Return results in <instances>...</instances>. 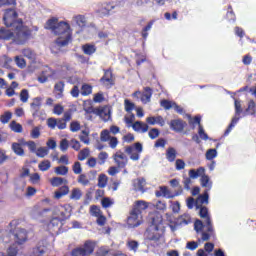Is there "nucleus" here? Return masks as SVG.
I'll list each match as a JSON object with an SVG mask.
<instances>
[{
  "label": "nucleus",
  "instance_id": "nucleus-5",
  "mask_svg": "<svg viewBox=\"0 0 256 256\" xmlns=\"http://www.w3.org/2000/svg\"><path fill=\"white\" fill-rule=\"evenodd\" d=\"M151 226L146 232V237L149 241H159L161 239V234L158 232L159 227L163 223V217L159 213H154L150 215Z\"/></svg>",
  "mask_w": 256,
  "mask_h": 256
},
{
  "label": "nucleus",
  "instance_id": "nucleus-62",
  "mask_svg": "<svg viewBox=\"0 0 256 256\" xmlns=\"http://www.w3.org/2000/svg\"><path fill=\"white\" fill-rule=\"evenodd\" d=\"M171 205V209L173 211V213H179V211H181V204L179 202H170Z\"/></svg>",
  "mask_w": 256,
  "mask_h": 256
},
{
  "label": "nucleus",
  "instance_id": "nucleus-37",
  "mask_svg": "<svg viewBox=\"0 0 256 256\" xmlns=\"http://www.w3.org/2000/svg\"><path fill=\"white\" fill-rule=\"evenodd\" d=\"M12 118H13V113H11L10 111H6L3 113V115H1L0 121L1 123H3V125H5L9 123V121H11Z\"/></svg>",
  "mask_w": 256,
  "mask_h": 256
},
{
  "label": "nucleus",
  "instance_id": "nucleus-13",
  "mask_svg": "<svg viewBox=\"0 0 256 256\" xmlns=\"http://www.w3.org/2000/svg\"><path fill=\"white\" fill-rule=\"evenodd\" d=\"M113 9H115V5L111 4V2H106L102 4V6L97 10V13L100 17H106V15H109Z\"/></svg>",
  "mask_w": 256,
  "mask_h": 256
},
{
  "label": "nucleus",
  "instance_id": "nucleus-29",
  "mask_svg": "<svg viewBox=\"0 0 256 256\" xmlns=\"http://www.w3.org/2000/svg\"><path fill=\"white\" fill-rule=\"evenodd\" d=\"M69 193V186L65 185L58 189V191L55 192V198L61 199V197H65Z\"/></svg>",
  "mask_w": 256,
  "mask_h": 256
},
{
  "label": "nucleus",
  "instance_id": "nucleus-1",
  "mask_svg": "<svg viewBox=\"0 0 256 256\" xmlns=\"http://www.w3.org/2000/svg\"><path fill=\"white\" fill-rule=\"evenodd\" d=\"M3 19L4 25L12 27L13 32L8 28H0V39L4 41L14 39L17 45H23L31 37V30L23 25V20H17V11L14 9L6 10Z\"/></svg>",
  "mask_w": 256,
  "mask_h": 256
},
{
  "label": "nucleus",
  "instance_id": "nucleus-7",
  "mask_svg": "<svg viewBox=\"0 0 256 256\" xmlns=\"http://www.w3.org/2000/svg\"><path fill=\"white\" fill-rule=\"evenodd\" d=\"M124 151L129 155L131 161H139V159H141V154L143 153V144L136 142L130 146H126Z\"/></svg>",
  "mask_w": 256,
  "mask_h": 256
},
{
  "label": "nucleus",
  "instance_id": "nucleus-10",
  "mask_svg": "<svg viewBox=\"0 0 256 256\" xmlns=\"http://www.w3.org/2000/svg\"><path fill=\"white\" fill-rule=\"evenodd\" d=\"M135 99H140L144 105L151 102V97H153V90L149 87L144 88V92L136 91L132 94Z\"/></svg>",
  "mask_w": 256,
  "mask_h": 256
},
{
  "label": "nucleus",
  "instance_id": "nucleus-16",
  "mask_svg": "<svg viewBox=\"0 0 256 256\" xmlns=\"http://www.w3.org/2000/svg\"><path fill=\"white\" fill-rule=\"evenodd\" d=\"M146 123H148V125H160V127H164L165 119H163L162 116H150L146 119Z\"/></svg>",
  "mask_w": 256,
  "mask_h": 256
},
{
  "label": "nucleus",
  "instance_id": "nucleus-58",
  "mask_svg": "<svg viewBox=\"0 0 256 256\" xmlns=\"http://www.w3.org/2000/svg\"><path fill=\"white\" fill-rule=\"evenodd\" d=\"M90 213L93 217H99L101 214V209L95 205L90 207Z\"/></svg>",
  "mask_w": 256,
  "mask_h": 256
},
{
  "label": "nucleus",
  "instance_id": "nucleus-50",
  "mask_svg": "<svg viewBox=\"0 0 256 256\" xmlns=\"http://www.w3.org/2000/svg\"><path fill=\"white\" fill-rule=\"evenodd\" d=\"M100 83L106 87V89H110V87H113V78H101Z\"/></svg>",
  "mask_w": 256,
  "mask_h": 256
},
{
  "label": "nucleus",
  "instance_id": "nucleus-23",
  "mask_svg": "<svg viewBox=\"0 0 256 256\" xmlns=\"http://www.w3.org/2000/svg\"><path fill=\"white\" fill-rule=\"evenodd\" d=\"M166 159L169 163H173L177 159V150L173 147H169L166 150Z\"/></svg>",
  "mask_w": 256,
  "mask_h": 256
},
{
  "label": "nucleus",
  "instance_id": "nucleus-9",
  "mask_svg": "<svg viewBox=\"0 0 256 256\" xmlns=\"http://www.w3.org/2000/svg\"><path fill=\"white\" fill-rule=\"evenodd\" d=\"M112 159L118 169H125L129 163V157H127L121 150L116 151L113 154Z\"/></svg>",
  "mask_w": 256,
  "mask_h": 256
},
{
  "label": "nucleus",
  "instance_id": "nucleus-30",
  "mask_svg": "<svg viewBox=\"0 0 256 256\" xmlns=\"http://www.w3.org/2000/svg\"><path fill=\"white\" fill-rule=\"evenodd\" d=\"M83 197V192L79 188H73L70 194V199L73 201H79Z\"/></svg>",
  "mask_w": 256,
  "mask_h": 256
},
{
  "label": "nucleus",
  "instance_id": "nucleus-14",
  "mask_svg": "<svg viewBox=\"0 0 256 256\" xmlns=\"http://www.w3.org/2000/svg\"><path fill=\"white\" fill-rule=\"evenodd\" d=\"M132 129L136 131V133H147L149 131V125L141 121H136L132 124Z\"/></svg>",
  "mask_w": 256,
  "mask_h": 256
},
{
  "label": "nucleus",
  "instance_id": "nucleus-60",
  "mask_svg": "<svg viewBox=\"0 0 256 256\" xmlns=\"http://www.w3.org/2000/svg\"><path fill=\"white\" fill-rule=\"evenodd\" d=\"M173 103H175V102H171L169 100H162L161 107H163L164 109L169 111V109H173Z\"/></svg>",
  "mask_w": 256,
  "mask_h": 256
},
{
  "label": "nucleus",
  "instance_id": "nucleus-54",
  "mask_svg": "<svg viewBox=\"0 0 256 256\" xmlns=\"http://www.w3.org/2000/svg\"><path fill=\"white\" fill-rule=\"evenodd\" d=\"M185 161L183 159H177L175 161V169L176 171H182V169H185Z\"/></svg>",
  "mask_w": 256,
  "mask_h": 256
},
{
  "label": "nucleus",
  "instance_id": "nucleus-21",
  "mask_svg": "<svg viewBox=\"0 0 256 256\" xmlns=\"http://www.w3.org/2000/svg\"><path fill=\"white\" fill-rule=\"evenodd\" d=\"M84 250L85 255H91L95 251V243L91 241H86L84 245L80 246Z\"/></svg>",
  "mask_w": 256,
  "mask_h": 256
},
{
  "label": "nucleus",
  "instance_id": "nucleus-42",
  "mask_svg": "<svg viewBox=\"0 0 256 256\" xmlns=\"http://www.w3.org/2000/svg\"><path fill=\"white\" fill-rule=\"evenodd\" d=\"M30 137L32 139H39L41 137V126H35L30 132Z\"/></svg>",
  "mask_w": 256,
  "mask_h": 256
},
{
  "label": "nucleus",
  "instance_id": "nucleus-27",
  "mask_svg": "<svg viewBox=\"0 0 256 256\" xmlns=\"http://www.w3.org/2000/svg\"><path fill=\"white\" fill-rule=\"evenodd\" d=\"M46 213H51V210H49V209H42V210L34 209L32 211V217H33V219H41V217H45Z\"/></svg>",
  "mask_w": 256,
  "mask_h": 256
},
{
  "label": "nucleus",
  "instance_id": "nucleus-47",
  "mask_svg": "<svg viewBox=\"0 0 256 256\" xmlns=\"http://www.w3.org/2000/svg\"><path fill=\"white\" fill-rule=\"evenodd\" d=\"M90 153L91 151L89 150V148H84L83 150H81L78 154L79 161H85V159L89 157Z\"/></svg>",
  "mask_w": 256,
  "mask_h": 256
},
{
  "label": "nucleus",
  "instance_id": "nucleus-34",
  "mask_svg": "<svg viewBox=\"0 0 256 256\" xmlns=\"http://www.w3.org/2000/svg\"><path fill=\"white\" fill-rule=\"evenodd\" d=\"M79 139L85 145H89L91 143V140L89 139V131L83 130L79 135Z\"/></svg>",
  "mask_w": 256,
  "mask_h": 256
},
{
  "label": "nucleus",
  "instance_id": "nucleus-8",
  "mask_svg": "<svg viewBox=\"0 0 256 256\" xmlns=\"http://www.w3.org/2000/svg\"><path fill=\"white\" fill-rule=\"evenodd\" d=\"M53 215L54 217H57L58 219H68V217L71 216V206L69 205H58L54 207L53 209Z\"/></svg>",
  "mask_w": 256,
  "mask_h": 256
},
{
  "label": "nucleus",
  "instance_id": "nucleus-40",
  "mask_svg": "<svg viewBox=\"0 0 256 256\" xmlns=\"http://www.w3.org/2000/svg\"><path fill=\"white\" fill-rule=\"evenodd\" d=\"M14 61L17 65V67H19L20 69H25L27 67V62L25 61V58H23V57L16 56L14 58Z\"/></svg>",
  "mask_w": 256,
  "mask_h": 256
},
{
  "label": "nucleus",
  "instance_id": "nucleus-12",
  "mask_svg": "<svg viewBox=\"0 0 256 256\" xmlns=\"http://www.w3.org/2000/svg\"><path fill=\"white\" fill-rule=\"evenodd\" d=\"M94 115H98L100 119L107 122L109 121V119H111V108L109 106L96 108L94 110Z\"/></svg>",
  "mask_w": 256,
  "mask_h": 256
},
{
  "label": "nucleus",
  "instance_id": "nucleus-15",
  "mask_svg": "<svg viewBox=\"0 0 256 256\" xmlns=\"http://www.w3.org/2000/svg\"><path fill=\"white\" fill-rule=\"evenodd\" d=\"M170 129H172V131H176L177 133H181V131L185 129V125L181 119H174L170 122Z\"/></svg>",
  "mask_w": 256,
  "mask_h": 256
},
{
  "label": "nucleus",
  "instance_id": "nucleus-33",
  "mask_svg": "<svg viewBox=\"0 0 256 256\" xmlns=\"http://www.w3.org/2000/svg\"><path fill=\"white\" fill-rule=\"evenodd\" d=\"M54 89H55L56 92H58L57 98L61 99V97H63V91L65 89V83H63V82L56 83L55 86H54Z\"/></svg>",
  "mask_w": 256,
  "mask_h": 256
},
{
  "label": "nucleus",
  "instance_id": "nucleus-22",
  "mask_svg": "<svg viewBox=\"0 0 256 256\" xmlns=\"http://www.w3.org/2000/svg\"><path fill=\"white\" fill-rule=\"evenodd\" d=\"M201 181V186L205 187V191H211V188L213 187V182L211 181V178H209L208 175H203L200 179Z\"/></svg>",
  "mask_w": 256,
  "mask_h": 256
},
{
  "label": "nucleus",
  "instance_id": "nucleus-39",
  "mask_svg": "<svg viewBox=\"0 0 256 256\" xmlns=\"http://www.w3.org/2000/svg\"><path fill=\"white\" fill-rule=\"evenodd\" d=\"M217 149H208L206 151L205 157L207 161H213V159L217 158Z\"/></svg>",
  "mask_w": 256,
  "mask_h": 256
},
{
  "label": "nucleus",
  "instance_id": "nucleus-24",
  "mask_svg": "<svg viewBox=\"0 0 256 256\" xmlns=\"http://www.w3.org/2000/svg\"><path fill=\"white\" fill-rule=\"evenodd\" d=\"M52 187H61V185H67L69 181L61 177H54L50 180Z\"/></svg>",
  "mask_w": 256,
  "mask_h": 256
},
{
  "label": "nucleus",
  "instance_id": "nucleus-44",
  "mask_svg": "<svg viewBox=\"0 0 256 256\" xmlns=\"http://www.w3.org/2000/svg\"><path fill=\"white\" fill-rule=\"evenodd\" d=\"M93 92V87H91V85L88 84H84L81 87V95L83 96H87V95H91V93Z\"/></svg>",
  "mask_w": 256,
  "mask_h": 256
},
{
  "label": "nucleus",
  "instance_id": "nucleus-46",
  "mask_svg": "<svg viewBox=\"0 0 256 256\" xmlns=\"http://www.w3.org/2000/svg\"><path fill=\"white\" fill-rule=\"evenodd\" d=\"M189 125H190V127H192V129H195L196 125H198V127H202L201 126V116H196L193 119L190 118Z\"/></svg>",
  "mask_w": 256,
  "mask_h": 256
},
{
  "label": "nucleus",
  "instance_id": "nucleus-64",
  "mask_svg": "<svg viewBox=\"0 0 256 256\" xmlns=\"http://www.w3.org/2000/svg\"><path fill=\"white\" fill-rule=\"evenodd\" d=\"M63 111H65V109L63 108L62 105L57 104L54 106V109H53L54 115H62Z\"/></svg>",
  "mask_w": 256,
  "mask_h": 256
},
{
  "label": "nucleus",
  "instance_id": "nucleus-57",
  "mask_svg": "<svg viewBox=\"0 0 256 256\" xmlns=\"http://www.w3.org/2000/svg\"><path fill=\"white\" fill-rule=\"evenodd\" d=\"M71 255L72 256H87V254H85V252H84L83 248H81V246L73 249L71 252Z\"/></svg>",
  "mask_w": 256,
  "mask_h": 256
},
{
  "label": "nucleus",
  "instance_id": "nucleus-28",
  "mask_svg": "<svg viewBox=\"0 0 256 256\" xmlns=\"http://www.w3.org/2000/svg\"><path fill=\"white\" fill-rule=\"evenodd\" d=\"M82 51L85 55H93L97 51V47L93 44H85L82 46Z\"/></svg>",
  "mask_w": 256,
  "mask_h": 256
},
{
  "label": "nucleus",
  "instance_id": "nucleus-55",
  "mask_svg": "<svg viewBox=\"0 0 256 256\" xmlns=\"http://www.w3.org/2000/svg\"><path fill=\"white\" fill-rule=\"evenodd\" d=\"M81 130V124H79V122L77 121H73L70 124V131H72V133H77V131Z\"/></svg>",
  "mask_w": 256,
  "mask_h": 256
},
{
  "label": "nucleus",
  "instance_id": "nucleus-51",
  "mask_svg": "<svg viewBox=\"0 0 256 256\" xmlns=\"http://www.w3.org/2000/svg\"><path fill=\"white\" fill-rule=\"evenodd\" d=\"M20 101L22 103H27V101H29V90L27 89H23L20 92Z\"/></svg>",
  "mask_w": 256,
  "mask_h": 256
},
{
  "label": "nucleus",
  "instance_id": "nucleus-53",
  "mask_svg": "<svg viewBox=\"0 0 256 256\" xmlns=\"http://www.w3.org/2000/svg\"><path fill=\"white\" fill-rule=\"evenodd\" d=\"M124 107H125V111H127V113H131V111H133V109H135V104L131 101H129L128 99H126L124 101Z\"/></svg>",
  "mask_w": 256,
  "mask_h": 256
},
{
  "label": "nucleus",
  "instance_id": "nucleus-35",
  "mask_svg": "<svg viewBox=\"0 0 256 256\" xmlns=\"http://www.w3.org/2000/svg\"><path fill=\"white\" fill-rule=\"evenodd\" d=\"M126 245L130 251L137 253V250L139 249V242L129 239Z\"/></svg>",
  "mask_w": 256,
  "mask_h": 256
},
{
  "label": "nucleus",
  "instance_id": "nucleus-49",
  "mask_svg": "<svg viewBox=\"0 0 256 256\" xmlns=\"http://www.w3.org/2000/svg\"><path fill=\"white\" fill-rule=\"evenodd\" d=\"M111 138V132L109 130H103L100 134V140L103 143H107Z\"/></svg>",
  "mask_w": 256,
  "mask_h": 256
},
{
  "label": "nucleus",
  "instance_id": "nucleus-11",
  "mask_svg": "<svg viewBox=\"0 0 256 256\" xmlns=\"http://www.w3.org/2000/svg\"><path fill=\"white\" fill-rule=\"evenodd\" d=\"M42 105H43L42 97H35L32 99V103H30V109L33 117H39V111H41Z\"/></svg>",
  "mask_w": 256,
  "mask_h": 256
},
{
  "label": "nucleus",
  "instance_id": "nucleus-59",
  "mask_svg": "<svg viewBox=\"0 0 256 256\" xmlns=\"http://www.w3.org/2000/svg\"><path fill=\"white\" fill-rule=\"evenodd\" d=\"M78 183H80V185H83L84 187H87V185L89 184V179H87V176L85 174H81L78 177Z\"/></svg>",
  "mask_w": 256,
  "mask_h": 256
},
{
  "label": "nucleus",
  "instance_id": "nucleus-4",
  "mask_svg": "<svg viewBox=\"0 0 256 256\" xmlns=\"http://www.w3.org/2000/svg\"><path fill=\"white\" fill-rule=\"evenodd\" d=\"M148 207L149 203L145 202L144 200L136 201L127 219L128 227H139V225L143 223V212L147 210Z\"/></svg>",
  "mask_w": 256,
  "mask_h": 256
},
{
  "label": "nucleus",
  "instance_id": "nucleus-38",
  "mask_svg": "<svg viewBox=\"0 0 256 256\" xmlns=\"http://www.w3.org/2000/svg\"><path fill=\"white\" fill-rule=\"evenodd\" d=\"M198 203H201V205H208L209 204V192L204 191L202 195H200L197 199Z\"/></svg>",
  "mask_w": 256,
  "mask_h": 256
},
{
  "label": "nucleus",
  "instance_id": "nucleus-43",
  "mask_svg": "<svg viewBox=\"0 0 256 256\" xmlns=\"http://www.w3.org/2000/svg\"><path fill=\"white\" fill-rule=\"evenodd\" d=\"M38 168L40 171H49V169H51V161L44 160L40 162Z\"/></svg>",
  "mask_w": 256,
  "mask_h": 256
},
{
  "label": "nucleus",
  "instance_id": "nucleus-56",
  "mask_svg": "<svg viewBox=\"0 0 256 256\" xmlns=\"http://www.w3.org/2000/svg\"><path fill=\"white\" fill-rule=\"evenodd\" d=\"M72 169L75 175H81L83 172V168H81V162H75Z\"/></svg>",
  "mask_w": 256,
  "mask_h": 256
},
{
  "label": "nucleus",
  "instance_id": "nucleus-31",
  "mask_svg": "<svg viewBox=\"0 0 256 256\" xmlns=\"http://www.w3.org/2000/svg\"><path fill=\"white\" fill-rule=\"evenodd\" d=\"M36 157H40L41 159L47 157L49 155V148L47 147H39L36 149Z\"/></svg>",
  "mask_w": 256,
  "mask_h": 256
},
{
  "label": "nucleus",
  "instance_id": "nucleus-32",
  "mask_svg": "<svg viewBox=\"0 0 256 256\" xmlns=\"http://www.w3.org/2000/svg\"><path fill=\"white\" fill-rule=\"evenodd\" d=\"M12 151H14V153L16 155H19L20 157H23L25 155V151L23 150V147L19 143L12 144Z\"/></svg>",
  "mask_w": 256,
  "mask_h": 256
},
{
  "label": "nucleus",
  "instance_id": "nucleus-25",
  "mask_svg": "<svg viewBox=\"0 0 256 256\" xmlns=\"http://www.w3.org/2000/svg\"><path fill=\"white\" fill-rule=\"evenodd\" d=\"M73 23H76V25H78V27H85V25H87V20L85 19V16L83 15H76L73 16L72 18Z\"/></svg>",
  "mask_w": 256,
  "mask_h": 256
},
{
  "label": "nucleus",
  "instance_id": "nucleus-61",
  "mask_svg": "<svg viewBox=\"0 0 256 256\" xmlns=\"http://www.w3.org/2000/svg\"><path fill=\"white\" fill-rule=\"evenodd\" d=\"M101 203H102V207H104V209H107L111 207V205H113L114 202L110 198H103Z\"/></svg>",
  "mask_w": 256,
  "mask_h": 256
},
{
  "label": "nucleus",
  "instance_id": "nucleus-6",
  "mask_svg": "<svg viewBox=\"0 0 256 256\" xmlns=\"http://www.w3.org/2000/svg\"><path fill=\"white\" fill-rule=\"evenodd\" d=\"M232 98L234 99L235 114L231 120L230 125L228 126V128L226 129V131L224 133L225 137H227V135H229V133H231V131H233V128L235 127V125H237V123H239V120L241 119V117H244L243 113H245V111L243 110V104H242L241 100H238L233 96H232Z\"/></svg>",
  "mask_w": 256,
  "mask_h": 256
},
{
  "label": "nucleus",
  "instance_id": "nucleus-19",
  "mask_svg": "<svg viewBox=\"0 0 256 256\" xmlns=\"http://www.w3.org/2000/svg\"><path fill=\"white\" fill-rule=\"evenodd\" d=\"M190 179H199L205 175V168L199 167L198 169H190L188 172Z\"/></svg>",
  "mask_w": 256,
  "mask_h": 256
},
{
  "label": "nucleus",
  "instance_id": "nucleus-36",
  "mask_svg": "<svg viewBox=\"0 0 256 256\" xmlns=\"http://www.w3.org/2000/svg\"><path fill=\"white\" fill-rule=\"evenodd\" d=\"M10 129L14 131V133H23V126L16 121L10 122Z\"/></svg>",
  "mask_w": 256,
  "mask_h": 256
},
{
  "label": "nucleus",
  "instance_id": "nucleus-52",
  "mask_svg": "<svg viewBox=\"0 0 256 256\" xmlns=\"http://www.w3.org/2000/svg\"><path fill=\"white\" fill-rule=\"evenodd\" d=\"M42 75H44L45 77H47L49 79V77H53L55 75V71L53 69H51L50 67L46 66V67H44V69L42 71Z\"/></svg>",
  "mask_w": 256,
  "mask_h": 256
},
{
  "label": "nucleus",
  "instance_id": "nucleus-26",
  "mask_svg": "<svg viewBox=\"0 0 256 256\" xmlns=\"http://www.w3.org/2000/svg\"><path fill=\"white\" fill-rule=\"evenodd\" d=\"M22 55L26 57V59H29L30 61H35L37 55L31 48H25L22 50Z\"/></svg>",
  "mask_w": 256,
  "mask_h": 256
},
{
  "label": "nucleus",
  "instance_id": "nucleus-2",
  "mask_svg": "<svg viewBox=\"0 0 256 256\" xmlns=\"http://www.w3.org/2000/svg\"><path fill=\"white\" fill-rule=\"evenodd\" d=\"M45 29H49L54 35H59L56 40L58 47H66L72 41L71 25L67 22H59V19L51 18L46 22Z\"/></svg>",
  "mask_w": 256,
  "mask_h": 256
},
{
  "label": "nucleus",
  "instance_id": "nucleus-17",
  "mask_svg": "<svg viewBox=\"0 0 256 256\" xmlns=\"http://www.w3.org/2000/svg\"><path fill=\"white\" fill-rule=\"evenodd\" d=\"M156 197H166V199H173L175 195L171 194L167 186H161L159 191L155 192Z\"/></svg>",
  "mask_w": 256,
  "mask_h": 256
},
{
  "label": "nucleus",
  "instance_id": "nucleus-20",
  "mask_svg": "<svg viewBox=\"0 0 256 256\" xmlns=\"http://www.w3.org/2000/svg\"><path fill=\"white\" fill-rule=\"evenodd\" d=\"M176 225L179 227H183L185 225H189L191 223V216L189 214H183L182 216L178 217L176 220Z\"/></svg>",
  "mask_w": 256,
  "mask_h": 256
},
{
  "label": "nucleus",
  "instance_id": "nucleus-41",
  "mask_svg": "<svg viewBox=\"0 0 256 256\" xmlns=\"http://www.w3.org/2000/svg\"><path fill=\"white\" fill-rule=\"evenodd\" d=\"M98 187H100V189H105V187H107V175H105V174L99 175Z\"/></svg>",
  "mask_w": 256,
  "mask_h": 256
},
{
  "label": "nucleus",
  "instance_id": "nucleus-3",
  "mask_svg": "<svg viewBox=\"0 0 256 256\" xmlns=\"http://www.w3.org/2000/svg\"><path fill=\"white\" fill-rule=\"evenodd\" d=\"M200 217L204 219V222L196 220L194 223V229L196 233H201L202 241H209V239L215 235V229L213 228V223L209 216V209H207V207L203 206L200 208Z\"/></svg>",
  "mask_w": 256,
  "mask_h": 256
},
{
  "label": "nucleus",
  "instance_id": "nucleus-45",
  "mask_svg": "<svg viewBox=\"0 0 256 256\" xmlns=\"http://www.w3.org/2000/svg\"><path fill=\"white\" fill-rule=\"evenodd\" d=\"M56 175H67L69 173V167L67 166H58L54 169Z\"/></svg>",
  "mask_w": 256,
  "mask_h": 256
},
{
  "label": "nucleus",
  "instance_id": "nucleus-18",
  "mask_svg": "<svg viewBox=\"0 0 256 256\" xmlns=\"http://www.w3.org/2000/svg\"><path fill=\"white\" fill-rule=\"evenodd\" d=\"M247 115H256V103L254 100H249L247 108L243 112V117H247Z\"/></svg>",
  "mask_w": 256,
  "mask_h": 256
},
{
  "label": "nucleus",
  "instance_id": "nucleus-63",
  "mask_svg": "<svg viewBox=\"0 0 256 256\" xmlns=\"http://www.w3.org/2000/svg\"><path fill=\"white\" fill-rule=\"evenodd\" d=\"M148 135L150 139H157L159 137V129L157 128H152L149 132Z\"/></svg>",
  "mask_w": 256,
  "mask_h": 256
},
{
  "label": "nucleus",
  "instance_id": "nucleus-48",
  "mask_svg": "<svg viewBox=\"0 0 256 256\" xmlns=\"http://www.w3.org/2000/svg\"><path fill=\"white\" fill-rule=\"evenodd\" d=\"M134 185L138 191H143L146 185V182L144 178H138L137 180H135Z\"/></svg>",
  "mask_w": 256,
  "mask_h": 256
}]
</instances>
